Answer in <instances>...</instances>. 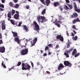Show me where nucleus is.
Masks as SVG:
<instances>
[{
  "mask_svg": "<svg viewBox=\"0 0 80 80\" xmlns=\"http://www.w3.org/2000/svg\"><path fill=\"white\" fill-rule=\"evenodd\" d=\"M14 40L15 42H17L18 44L20 43V40H19V38H18L14 37Z\"/></svg>",
  "mask_w": 80,
  "mask_h": 80,
  "instance_id": "obj_14",
  "label": "nucleus"
},
{
  "mask_svg": "<svg viewBox=\"0 0 80 80\" xmlns=\"http://www.w3.org/2000/svg\"><path fill=\"white\" fill-rule=\"evenodd\" d=\"M55 22H57V23H60V21H57L56 20L55 21Z\"/></svg>",
  "mask_w": 80,
  "mask_h": 80,
  "instance_id": "obj_51",
  "label": "nucleus"
},
{
  "mask_svg": "<svg viewBox=\"0 0 80 80\" xmlns=\"http://www.w3.org/2000/svg\"><path fill=\"white\" fill-rule=\"evenodd\" d=\"M33 24L35 25V28L34 29L36 30V31H38V30H39V26L38 25V24H37V23L35 21H34Z\"/></svg>",
  "mask_w": 80,
  "mask_h": 80,
  "instance_id": "obj_3",
  "label": "nucleus"
},
{
  "mask_svg": "<svg viewBox=\"0 0 80 80\" xmlns=\"http://www.w3.org/2000/svg\"><path fill=\"white\" fill-rule=\"evenodd\" d=\"M60 5V4L58 2H55L53 3V5L54 7H58Z\"/></svg>",
  "mask_w": 80,
  "mask_h": 80,
  "instance_id": "obj_10",
  "label": "nucleus"
},
{
  "mask_svg": "<svg viewBox=\"0 0 80 80\" xmlns=\"http://www.w3.org/2000/svg\"><path fill=\"white\" fill-rule=\"evenodd\" d=\"M80 55V53H77V54H76L74 55V57H78V56H79Z\"/></svg>",
  "mask_w": 80,
  "mask_h": 80,
  "instance_id": "obj_37",
  "label": "nucleus"
},
{
  "mask_svg": "<svg viewBox=\"0 0 80 80\" xmlns=\"http://www.w3.org/2000/svg\"><path fill=\"white\" fill-rule=\"evenodd\" d=\"M37 65L38 66L40 65V63L39 62H38L37 63Z\"/></svg>",
  "mask_w": 80,
  "mask_h": 80,
  "instance_id": "obj_56",
  "label": "nucleus"
},
{
  "mask_svg": "<svg viewBox=\"0 0 80 80\" xmlns=\"http://www.w3.org/2000/svg\"><path fill=\"white\" fill-rule=\"evenodd\" d=\"M64 55H65L66 56V57H69V55H68V54H67L66 52L64 53Z\"/></svg>",
  "mask_w": 80,
  "mask_h": 80,
  "instance_id": "obj_44",
  "label": "nucleus"
},
{
  "mask_svg": "<svg viewBox=\"0 0 80 80\" xmlns=\"http://www.w3.org/2000/svg\"><path fill=\"white\" fill-rule=\"evenodd\" d=\"M3 41L2 40V39H0V45L1 44H3Z\"/></svg>",
  "mask_w": 80,
  "mask_h": 80,
  "instance_id": "obj_45",
  "label": "nucleus"
},
{
  "mask_svg": "<svg viewBox=\"0 0 80 80\" xmlns=\"http://www.w3.org/2000/svg\"><path fill=\"white\" fill-rule=\"evenodd\" d=\"M46 6H48L49 4L50 3V0H46Z\"/></svg>",
  "mask_w": 80,
  "mask_h": 80,
  "instance_id": "obj_18",
  "label": "nucleus"
},
{
  "mask_svg": "<svg viewBox=\"0 0 80 80\" xmlns=\"http://www.w3.org/2000/svg\"><path fill=\"white\" fill-rule=\"evenodd\" d=\"M11 15L12 16H13L14 14H15V10H13V9H12V11L10 12Z\"/></svg>",
  "mask_w": 80,
  "mask_h": 80,
  "instance_id": "obj_19",
  "label": "nucleus"
},
{
  "mask_svg": "<svg viewBox=\"0 0 80 80\" xmlns=\"http://www.w3.org/2000/svg\"><path fill=\"white\" fill-rule=\"evenodd\" d=\"M2 38V33H0V39Z\"/></svg>",
  "mask_w": 80,
  "mask_h": 80,
  "instance_id": "obj_62",
  "label": "nucleus"
},
{
  "mask_svg": "<svg viewBox=\"0 0 80 80\" xmlns=\"http://www.w3.org/2000/svg\"><path fill=\"white\" fill-rule=\"evenodd\" d=\"M2 30H5V22H3L2 24Z\"/></svg>",
  "mask_w": 80,
  "mask_h": 80,
  "instance_id": "obj_12",
  "label": "nucleus"
},
{
  "mask_svg": "<svg viewBox=\"0 0 80 80\" xmlns=\"http://www.w3.org/2000/svg\"><path fill=\"white\" fill-rule=\"evenodd\" d=\"M71 34H72L71 36H72V37H74V36L75 35V34H74L73 33V32H72L71 33Z\"/></svg>",
  "mask_w": 80,
  "mask_h": 80,
  "instance_id": "obj_55",
  "label": "nucleus"
},
{
  "mask_svg": "<svg viewBox=\"0 0 80 80\" xmlns=\"http://www.w3.org/2000/svg\"><path fill=\"white\" fill-rule=\"evenodd\" d=\"M16 25L17 26H18V27H20V26H21V25H22V22H19L18 25H17V23L16 24Z\"/></svg>",
  "mask_w": 80,
  "mask_h": 80,
  "instance_id": "obj_35",
  "label": "nucleus"
},
{
  "mask_svg": "<svg viewBox=\"0 0 80 80\" xmlns=\"http://www.w3.org/2000/svg\"><path fill=\"white\" fill-rule=\"evenodd\" d=\"M31 65L32 66V68H33V67H34V65H33V63L32 62H31Z\"/></svg>",
  "mask_w": 80,
  "mask_h": 80,
  "instance_id": "obj_49",
  "label": "nucleus"
},
{
  "mask_svg": "<svg viewBox=\"0 0 80 80\" xmlns=\"http://www.w3.org/2000/svg\"><path fill=\"white\" fill-rule=\"evenodd\" d=\"M60 10H61V11H62V10H63V8H62V7H59Z\"/></svg>",
  "mask_w": 80,
  "mask_h": 80,
  "instance_id": "obj_54",
  "label": "nucleus"
},
{
  "mask_svg": "<svg viewBox=\"0 0 80 80\" xmlns=\"http://www.w3.org/2000/svg\"><path fill=\"white\" fill-rule=\"evenodd\" d=\"M76 53H77V50H76V49H75L72 52V55H75Z\"/></svg>",
  "mask_w": 80,
  "mask_h": 80,
  "instance_id": "obj_23",
  "label": "nucleus"
},
{
  "mask_svg": "<svg viewBox=\"0 0 80 80\" xmlns=\"http://www.w3.org/2000/svg\"><path fill=\"white\" fill-rule=\"evenodd\" d=\"M64 9L65 10H67L68 9H70V8H68L66 5H65L64 6Z\"/></svg>",
  "mask_w": 80,
  "mask_h": 80,
  "instance_id": "obj_32",
  "label": "nucleus"
},
{
  "mask_svg": "<svg viewBox=\"0 0 80 80\" xmlns=\"http://www.w3.org/2000/svg\"><path fill=\"white\" fill-rule=\"evenodd\" d=\"M59 47V46L58 45H56V48H58Z\"/></svg>",
  "mask_w": 80,
  "mask_h": 80,
  "instance_id": "obj_57",
  "label": "nucleus"
},
{
  "mask_svg": "<svg viewBox=\"0 0 80 80\" xmlns=\"http://www.w3.org/2000/svg\"><path fill=\"white\" fill-rule=\"evenodd\" d=\"M29 8L30 6H29V5H27L26 6V9H29Z\"/></svg>",
  "mask_w": 80,
  "mask_h": 80,
  "instance_id": "obj_46",
  "label": "nucleus"
},
{
  "mask_svg": "<svg viewBox=\"0 0 80 80\" xmlns=\"http://www.w3.org/2000/svg\"><path fill=\"white\" fill-rule=\"evenodd\" d=\"M66 4L69 7H70V9H72L73 8V7L71 4H69L67 3H66Z\"/></svg>",
  "mask_w": 80,
  "mask_h": 80,
  "instance_id": "obj_30",
  "label": "nucleus"
},
{
  "mask_svg": "<svg viewBox=\"0 0 80 80\" xmlns=\"http://www.w3.org/2000/svg\"><path fill=\"white\" fill-rule=\"evenodd\" d=\"M4 10V9H3L2 8H0V11H3Z\"/></svg>",
  "mask_w": 80,
  "mask_h": 80,
  "instance_id": "obj_53",
  "label": "nucleus"
},
{
  "mask_svg": "<svg viewBox=\"0 0 80 80\" xmlns=\"http://www.w3.org/2000/svg\"><path fill=\"white\" fill-rule=\"evenodd\" d=\"M0 7H1V8H4V5H3V4H1L0 5Z\"/></svg>",
  "mask_w": 80,
  "mask_h": 80,
  "instance_id": "obj_48",
  "label": "nucleus"
},
{
  "mask_svg": "<svg viewBox=\"0 0 80 80\" xmlns=\"http://www.w3.org/2000/svg\"><path fill=\"white\" fill-rule=\"evenodd\" d=\"M11 12H9L8 14V21L10 20V18H12V17L11 16Z\"/></svg>",
  "mask_w": 80,
  "mask_h": 80,
  "instance_id": "obj_13",
  "label": "nucleus"
},
{
  "mask_svg": "<svg viewBox=\"0 0 80 80\" xmlns=\"http://www.w3.org/2000/svg\"><path fill=\"white\" fill-rule=\"evenodd\" d=\"M16 13L17 14H18V15H19V12L18 11H16Z\"/></svg>",
  "mask_w": 80,
  "mask_h": 80,
  "instance_id": "obj_59",
  "label": "nucleus"
},
{
  "mask_svg": "<svg viewBox=\"0 0 80 80\" xmlns=\"http://www.w3.org/2000/svg\"><path fill=\"white\" fill-rule=\"evenodd\" d=\"M76 22H77L76 19H75L72 21V23H73V24H75V23H76Z\"/></svg>",
  "mask_w": 80,
  "mask_h": 80,
  "instance_id": "obj_36",
  "label": "nucleus"
},
{
  "mask_svg": "<svg viewBox=\"0 0 80 80\" xmlns=\"http://www.w3.org/2000/svg\"><path fill=\"white\" fill-rule=\"evenodd\" d=\"M14 18H15V19L18 20V18H19V15L15 14L14 15Z\"/></svg>",
  "mask_w": 80,
  "mask_h": 80,
  "instance_id": "obj_16",
  "label": "nucleus"
},
{
  "mask_svg": "<svg viewBox=\"0 0 80 80\" xmlns=\"http://www.w3.org/2000/svg\"><path fill=\"white\" fill-rule=\"evenodd\" d=\"M72 28L73 29H75V30H77V28H76V26L74 25H73L72 27Z\"/></svg>",
  "mask_w": 80,
  "mask_h": 80,
  "instance_id": "obj_42",
  "label": "nucleus"
},
{
  "mask_svg": "<svg viewBox=\"0 0 80 80\" xmlns=\"http://www.w3.org/2000/svg\"><path fill=\"white\" fill-rule=\"evenodd\" d=\"M37 20L38 22H41V16H38L37 18Z\"/></svg>",
  "mask_w": 80,
  "mask_h": 80,
  "instance_id": "obj_24",
  "label": "nucleus"
},
{
  "mask_svg": "<svg viewBox=\"0 0 80 80\" xmlns=\"http://www.w3.org/2000/svg\"><path fill=\"white\" fill-rule=\"evenodd\" d=\"M23 28H24V29L25 30L27 31V32H28V28L27 27V26L23 25Z\"/></svg>",
  "mask_w": 80,
  "mask_h": 80,
  "instance_id": "obj_20",
  "label": "nucleus"
},
{
  "mask_svg": "<svg viewBox=\"0 0 80 80\" xmlns=\"http://www.w3.org/2000/svg\"><path fill=\"white\" fill-rule=\"evenodd\" d=\"M40 68H41V69H42V68H43V66H42V65H40Z\"/></svg>",
  "mask_w": 80,
  "mask_h": 80,
  "instance_id": "obj_61",
  "label": "nucleus"
},
{
  "mask_svg": "<svg viewBox=\"0 0 80 80\" xmlns=\"http://www.w3.org/2000/svg\"><path fill=\"white\" fill-rule=\"evenodd\" d=\"M65 1L66 3H69L70 1H69V0H65Z\"/></svg>",
  "mask_w": 80,
  "mask_h": 80,
  "instance_id": "obj_50",
  "label": "nucleus"
},
{
  "mask_svg": "<svg viewBox=\"0 0 80 80\" xmlns=\"http://www.w3.org/2000/svg\"><path fill=\"white\" fill-rule=\"evenodd\" d=\"M73 50V48H70V51H72V50Z\"/></svg>",
  "mask_w": 80,
  "mask_h": 80,
  "instance_id": "obj_63",
  "label": "nucleus"
},
{
  "mask_svg": "<svg viewBox=\"0 0 80 80\" xmlns=\"http://www.w3.org/2000/svg\"><path fill=\"white\" fill-rule=\"evenodd\" d=\"M78 16V14L76 13H73L72 15H71V17L72 18L77 17Z\"/></svg>",
  "mask_w": 80,
  "mask_h": 80,
  "instance_id": "obj_17",
  "label": "nucleus"
},
{
  "mask_svg": "<svg viewBox=\"0 0 80 80\" xmlns=\"http://www.w3.org/2000/svg\"><path fill=\"white\" fill-rule=\"evenodd\" d=\"M12 1L15 3L18 2V0H12Z\"/></svg>",
  "mask_w": 80,
  "mask_h": 80,
  "instance_id": "obj_47",
  "label": "nucleus"
},
{
  "mask_svg": "<svg viewBox=\"0 0 80 80\" xmlns=\"http://www.w3.org/2000/svg\"><path fill=\"white\" fill-rule=\"evenodd\" d=\"M22 70H27V68H26L25 67V64L22 63Z\"/></svg>",
  "mask_w": 80,
  "mask_h": 80,
  "instance_id": "obj_11",
  "label": "nucleus"
},
{
  "mask_svg": "<svg viewBox=\"0 0 80 80\" xmlns=\"http://www.w3.org/2000/svg\"><path fill=\"white\" fill-rule=\"evenodd\" d=\"M10 22L12 24V25H15V22H14V21L12 19H10Z\"/></svg>",
  "mask_w": 80,
  "mask_h": 80,
  "instance_id": "obj_29",
  "label": "nucleus"
},
{
  "mask_svg": "<svg viewBox=\"0 0 80 80\" xmlns=\"http://www.w3.org/2000/svg\"><path fill=\"white\" fill-rule=\"evenodd\" d=\"M42 15H44L46 13V9H44L43 10H42Z\"/></svg>",
  "mask_w": 80,
  "mask_h": 80,
  "instance_id": "obj_26",
  "label": "nucleus"
},
{
  "mask_svg": "<svg viewBox=\"0 0 80 80\" xmlns=\"http://www.w3.org/2000/svg\"><path fill=\"white\" fill-rule=\"evenodd\" d=\"M28 48L23 49L21 51V55H25L28 54Z\"/></svg>",
  "mask_w": 80,
  "mask_h": 80,
  "instance_id": "obj_1",
  "label": "nucleus"
},
{
  "mask_svg": "<svg viewBox=\"0 0 80 80\" xmlns=\"http://www.w3.org/2000/svg\"><path fill=\"white\" fill-rule=\"evenodd\" d=\"M72 38L73 40H77V38H78V37L77 36H75V37H74V36H73Z\"/></svg>",
  "mask_w": 80,
  "mask_h": 80,
  "instance_id": "obj_27",
  "label": "nucleus"
},
{
  "mask_svg": "<svg viewBox=\"0 0 80 80\" xmlns=\"http://www.w3.org/2000/svg\"><path fill=\"white\" fill-rule=\"evenodd\" d=\"M21 64H22V62L19 61L18 62V63L17 64V66H20V65Z\"/></svg>",
  "mask_w": 80,
  "mask_h": 80,
  "instance_id": "obj_34",
  "label": "nucleus"
},
{
  "mask_svg": "<svg viewBox=\"0 0 80 80\" xmlns=\"http://www.w3.org/2000/svg\"><path fill=\"white\" fill-rule=\"evenodd\" d=\"M75 11L79 13L80 12V9L77 8L75 9Z\"/></svg>",
  "mask_w": 80,
  "mask_h": 80,
  "instance_id": "obj_31",
  "label": "nucleus"
},
{
  "mask_svg": "<svg viewBox=\"0 0 80 80\" xmlns=\"http://www.w3.org/2000/svg\"><path fill=\"white\" fill-rule=\"evenodd\" d=\"M56 38L57 39L60 40L62 42H63V37L62 36L61 34L60 35H57Z\"/></svg>",
  "mask_w": 80,
  "mask_h": 80,
  "instance_id": "obj_4",
  "label": "nucleus"
},
{
  "mask_svg": "<svg viewBox=\"0 0 80 80\" xmlns=\"http://www.w3.org/2000/svg\"><path fill=\"white\" fill-rule=\"evenodd\" d=\"M58 17L59 18V20H62V19H63V18H62V16L59 15Z\"/></svg>",
  "mask_w": 80,
  "mask_h": 80,
  "instance_id": "obj_33",
  "label": "nucleus"
},
{
  "mask_svg": "<svg viewBox=\"0 0 80 80\" xmlns=\"http://www.w3.org/2000/svg\"><path fill=\"white\" fill-rule=\"evenodd\" d=\"M12 33L13 34V37H18V34L17 32H13V31L12 32Z\"/></svg>",
  "mask_w": 80,
  "mask_h": 80,
  "instance_id": "obj_15",
  "label": "nucleus"
},
{
  "mask_svg": "<svg viewBox=\"0 0 80 80\" xmlns=\"http://www.w3.org/2000/svg\"><path fill=\"white\" fill-rule=\"evenodd\" d=\"M47 54L46 53H44L43 55V56H44V57L47 56Z\"/></svg>",
  "mask_w": 80,
  "mask_h": 80,
  "instance_id": "obj_58",
  "label": "nucleus"
},
{
  "mask_svg": "<svg viewBox=\"0 0 80 80\" xmlns=\"http://www.w3.org/2000/svg\"><path fill=\"white\" fill-rule=\"evenodd\" d=\"M1 1L2 3H5V0H2Z\"/></svg>",
  "mask_w": 80,
  "mask_h": 80,
  "instance_id": "obj_64",
  "label": "nucleus"
},
{
  "mask_svg": "<svg viewBox=\"0 0 80 80\" xmlns=\"http://www.w3.org/2000/svg\"><path fill=\"white\" fill-rule=\"evenodd\" d=\"M19 8V4H15V6H13V8Z\"/></svg>",
  "mask_w": 80,
  "mask_h": 80,
  "instance_id": "obj_22",
  "label": "nucleus"
},
{
  "mask_svg": "<svg viewBox=\"0 0 80 80\" xmlns=\"http://www.w3.org/2000/svg\"><path fill=\"white\" fill-rule=\"evenodd\" d=\"M54 24L56 25H57L58 27H60V25L59 24H58L57 22H54Z\"/></svg>",
  "mask_w": 80,
  "mask_h": 80,
  "instance_id": "obj_28",
  "label": "nucleus"
},
{
  "mask_svg": "<svg viewBox=\"0 0 80 80\" xmlns=\"http://www.w3.org/2000/svg\"><path fill=\"white\" fill-rule=\"evenodd\" d=\"M9 4V5L11 7H13L14 5H15L14 4H13V2H10Z\"/></svg>",
  "mask_w": 80,
  "mask_h": 80,
  "instance_id": "obj_25",
  "label": "nucleus"
},
{
  "mask_svg": "<svg viewBox=\"0 0 80 80\" xmlns=\"http://www.w3.org/2000/svg\"><path fill=\"white\" fill-rule=\"evenodd\" d=\"M64 67L63 64L62 63H61L59 65L58 67V70H62L63 69V68Z\"/></svg>",
  "mask_w": 80,
  "mask_h": 80,
  "instance_id": "obj_8",
  "label": "nucleus"
},
{
  "mask_svg": "<svg viewBox=\"0 0 80 80\" xmlns=\"http://www.w3.org/2000/svg\"><path fill=\"white\" fill-rule=\"evenodd\" d=\"M41 1V2L44 4V5H45V1H44V0H39Z\"/></svg>",
  "mask_w": 80,
  "mask_h": 80,
  "instance_id": "obj_39",
  "label": "nucleus"
},
{
  "mask_svg": "<svg viewBox=\"0 0 80 80\" xmlns=\"http://www.w3.org/2000/svg\"><path fill=\"white\" fill-rule=\"evenodd\" d=\"M74 8L75 10L77 8V5L75 3H74Z\"/></svg>",
  "mask_w": 80,
  "mask_h": 80,
  "instance_id": "obj_40",
  "label": "nucleus"
},
{
  "mask_svg": "<svg viewBox=\"0 0 80 80\" xmlns=\"http://www.w3.org/2000/svg\"><path fill=\"white\" fill-rule=\"evenodd\" d=\"M25 67H26L27 70H30L31 67L29 64H27V63L25 64Z\"/></svg>",
  "mask_w": 80,
  "mask_h": 80,
  "instance_id": "obj_9",
  "label": "nucleus"
},
{
  "mask_svg": "<svg viewBox=\"0 0 80 80\" xmlns=\"http://www.w3.org/2000/svg\"><path fill=\"white\" fill-rule=\"evenodd\" d=\"M66 34L67 35H68V37H69V33H68V31H67L66 32Z\"/></svg>",
  "mask_w": 80,
  "mask_h": 80,
  "instance_id": "obj_52",
  "label": "nucleus"
},
{
  "mask_svg": "<svg viewBox=\"0 0 80 80\" xmlns=\"http://www.w3.org/2000/svg\"><path fill=\"white\" fill-rule=\"evenodd\" d=\"M5 51V48L4 46L0 47V53H4Z\"/></svg>",
  "mask_w": 80,
  "mask_h": 80,
  "instance_id": "obj_7",
  "label": "nucleus"
},
{
  "mask_svg": "<svg viewBox=\"0 0 80 80\" xmlns=\"http://www.w3.org/2000/svg\"><path fill=\"white\" fill-rule=\"evenodd\" d=\"M48 49H49V48H48V47L46 46L45 48V51H47V50H48Z\"/></svg>",
  "mask_w": 80,
  "mask_h": 80,
  "instance_id": "obj_38",
  "label": "nucleus"
},
{
  "mask_svg": "<svg viewBox=\"0 0 80 80\" xmlns=\"http://www.w3.org/2000/svg\"><path fill=\"white\" fill-rule=\"evenodd\" d=\"M70 43H68L67 45V48H70Z\"/></svg>",
  "mask_w": 80,
  "mask_h": 80,
  "instance_id": "obj_43",
  "label": "nucleus"
},
{
  "mask_svg": "<svg viewBox=\"0 0 80 80\" xmlns=\"http://www.w3.org/2000/svg\"><path fill=\"white\" fill-rule=\"evenodd\" d=\"M46 73L47 74H50V72L49 71H46Z\"/></svg>",
  "mask_w": 80,
  "mask_h": 80,
  "instance_id": "obj_60",
  "label": "nucleus"
},
{
  "mask_svg": "<svg viewBox=\"0 0 80 80\" xmlns=\"http://www.w3.org/2000/svg\"><path fill=\"white\" fill-rule=\"evenodd\" d=\"M41 19L42 20L41 21V23H43V22H46V21H47V20L44 16H41Z\"/></svg>",
  "mask_w": 80,
  "mask_h": 80,
  "instance_id": "obj_6",
  "label": "nucleus"
},
{
  "mask_svg": "<svg viewBox=\"0 0 80 80\" xmlns=\"http://www.w3.org/2000/svg\"><path fill=\"white\" fill-rule=\"evenodd\" d=\"M76 22H80V20L79 18H77L76 19Z\"/></svg>",
  "mask_w": 80,
  "mask_h": 80,
  "instance_id": "obj_41",
  "label": "nucleus"
},
{
  "mask_svg": "<svg viewBox=\"0 0 80 80\" xmlns=\"http://www.w3.org/2000/svg\"><path fill=\"white\" fill-rule=\"evenodd\" d=\"M37 41V38L36 37L33 39V42H31V47H32L36 43V42Z\"/></svg>",
  "mask_w": 80,
  "mask_h": 80,
  "instance_id": "obj_5",
  "label": "nucleus"
},
{
  "mask_svg": "<svg viewBox=\"0 0 80 80\" xmlns=\"http://www.w3.org/2000/svg\"><path fill=\"white\" fill-rule=\"evenodd\" d=\"M1 65L2 67H3L4 68H7V67H6V66H5V65L4 64V62H3V61H2Z\"/></svg>",
  "mask_w": 80,
  "mask_h": 80,
  "instance_id": "obj_21",
  "label": "nucleus"
},
{
  "mask_svg": "<svg viewBox=\"0 0 80 80\" xmlns=\"http://www.w3.org/2000/svg\"><path fill=\"white\" fill-rule=\"evenodd\" d=\"M64 64L66 67H71L72 65V63H70V62L66 61H64Z\"/></svg>",
  "mask_w": 80,
  "mask_h": 80,
  "instance_id": "obj_2",
  "label": "nucleus"
}]
</instances>
